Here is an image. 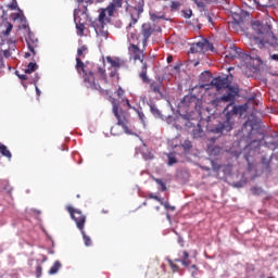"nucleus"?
Segmentation results:
<instances>
[{"label": "nucleus", "mask_w": 278, "mask_h": 278, "mask_svg": "<svg viewBox=\"0 0 278 278\" xmlns=\"http://www.w3.org/2000/svg\"><path fill=\"white\" fill-rule=\"evenodd\" d=\"M38 71V64L36 62H30L27 65V68L24 70L26 75H30V73H36Z\"/></svg>", "instance_id": "a878e982"}, {"label": "nucleus", "mask_w": 278, "mask_h": 278, "mask_svg": "<svg viewBox=\"0 0 278 278\" xmlns=\"http://www.w3.org/2000/svg\"><path fill=\"white\" fill-rule=\"evenodd\" d=\"M79 12H81V10H74V23L76 25L77 36H84V31L86 29V22H84V18L79 16Z\"/></svg>", "instance_id": "1a4fd4ad"}, {"label": "nucleus", "mask_w": 278, "mask_h": 278, "mask_svg": "<svg viewBox=\"0 0 278 278\" xmlns=\"http://www.w3.org/2000/svg\"><path fill=\"white\" fill-rule=\"evenodd\" d=\"M170 62H173V55L167 56V64H170Z\"/></svg>", "instance_id": "338daca9"}, {"label": "nucleus", "mask_w": 278, "mask_h": 278, "mask_svg": "<svg viewBox=\"0 0 278 278\" xmlns=\"http://www.w3.org/2000/svg\"><path fill=\"white\" fill-rule=\"evenodd\" d=\"M205 45H207V39H202L201 41L192 43L190 47V52L191 53L205 52Z\"/></svg>", "instance_id": "ddd939ff"}, {"label": "nucleus", "mask_w": 278, "mask_h": 278, "mask_svg": "<svg viewBox=\"0 0 278 278\" xmlns=\"http://www.w3.org/2000/svg\"><path fill=\"white\" fill-rule=\"evenodd\" d=\"M182 260H188V257H190V254L186 251L182 252Z\"/></svg>", "instance_id": "680f3d73"}, {"label": "nucleus", "mask_w": 278, "mask_h": 278, "mask_svg": "<svg viewBox=\"0 0 278 278\" xmlns=\"http://www.w3.org/2000/svg\"><path fill=\"white\" fill-rule=\"evenodd\" d=\"M129 38H131V40H136L138 39V35H136V33H130Z\"/></svg>", "instance_id": "4d7b16f0"}, {"label": "nucleus", "mask_w": 278, "mask_h": 278, "mask_svg": "<svg viewBox=\"0 0 278 278\" xmlns=\"http://www.w3.org/2000/svg\"><path fill=\"white\" fill-rule=\"evenodd\" d=\"M9 8H10L11 10H16V8H18V3L14 0V1L9 5Z\"/></svg>", "instance_id": "864d4df0"}, {"label": "nucleus", "mask_w": 278, "mask_h": 278, "mask_svg": "<svg viewBox=\"0 0 278 278\" xmlns=\"http://www.w3.org/2000/svg\"><path fill=\"white\" fill-rule=\"evenodd\" d=\"M250 60H257V62H262V58L258 53L255 52V50H252L250 55H247Z\"/></svg>", "instance_id": "473e14b6"}, {"label": "nucleus", "mask_w": 278, "mask_h": 278, "mask_svg": "<svg viewBox=\"0 0 278 278\" xmlns=\"http://www.w3.org/2000/svg\"><path fill=\"white\" fill-rule=\"evenodd\" d=\"M139 76L142 79L143 84H151V79H149V76H147V63H143Z\"/></svg>", "instance_id": "4be33fe9"}, {"label": "nucleus", "mask_w": 278, "mask_h": 278, "mask_svg": "<svg viewBox=\"0 0 278 278\" xmlns=\"http://www.w3.org/2000/svg\"><path fill=\"white\" fill-rule=\"evenodd\" d=\"M22 29H28V38L26 39V43L30 53H33V55H36L35 49L38 45V38L34 37V33H31V29H29V25L24 24L22 26Z\"/></svg>", "instance_id": "6e6552de"}, {"label": "nucleus", "mask_w": 278, "mask_h": 278, "mask_svg": "<svg viewBox=\"0 0 278 278\" xmlns=\"http://www.w3.org/2000/svg\"><path fill=\"white\" fill-rule=\"evenodd\" d=\"M251 192L253 194H255L256 197H258L260 194H262L264 192V189H262V187H252Z\"/></svg>", "instance_id": "e433bc0d"}, {"label": "nucleus", "mask_w": 278, "mask_h": 278, "mask_svg": "<svg viewBox=\"0 0 278 278\" xmlns=\"http://www.w3.org/2000/svg\"><path fill=\"white\" fill-rule=\"evenodd\" d=\"M123 3H125V0H113L106 8L108 15L112 16L116 9L123 8Z\"/></svg>", "instance_id": "4468645a"}, {"label": "nucleus", "mask_w": 278, "mask_h": 278, "mask_svg": "<svg viewBox=\"0 0 278 278\" xmlns=\"http://www.w3.org/2000/svg\"><path fill=\"white\" fill-rule=\"evenodd\" d=\"M226 58L228 60H236L238 58H244V53H242V49L231 45L229 50L226 51Z\"/></svg>", "instance_id": "9b49d317"}, {"label": "nucleus", "mask_w": 278, "mask_h": 278, "mask_svg": "<svg viewBox=\"0 0 278 278\" xmlns=\"http://www.w3.org/2000/svg\"><path fill=\"white\" fill-rule=\"evenodd\" d=\"M211 155H218L220 153V147H215L212 150H210Z\"/></svg>", "instance_id": "49530a36"}, {"label": "nucleus", "mask_w": 278, "mask_h": 278, "mask_svg": "<svg viewBox=\"0 0 278 278\" xmlns=\"http://www.w3.org/2000/svg\"><path fill=\"white\" fill-rule=\"evenodd\" d=\"M106 62L110 64L111 68H114L115 71H118V68L125 64L119 58L112 56H106Z\"/></svg>", "instance_id": "dca6fc26"}, {"label": "nucleus", "mask_w": 278, "mask_h": 278, "mask_svg": "<svg viewBox=\"0 0 278 278\" xmlns=\"http://www.w3.org/2000/svg\"><path fill=\"white\" fill-rule=\"evenodd\" d=\"M15 75H17L18 79H22V81H26L27 75L25 74H18V72H15Z\"/></svg>", "instance_id": "3c124183"}, {"label": "nucleus", "mask_w": 278, "mask_h": 278, "mask_svg": "<svg viewBox=\"0 0 278 278\" xmlns=\"http://www.w3.org/2000/svg\"><path fill=\"white\" fill-rule=\"evenodd\" d=\"M179 160H177V154L175 152L167 153V165L168 166H175V164H178Z\"/></svg>", "instance_id": "aec40b11"}, {"label": "nucleus", "mask_w": 278, "mask_h": 278, "mask_svg": "<svg viewBox=\"0 0 278 278\" xmlns=\"http://www.w3.org/2000/svg\"><path fill=\"white\" fill-rule=\"evenodd\" d=\"M118 70H112L111 73H110V77H116V73H117Z\"/></svg>", "instance_id": "052dcab7"}, {"label": "nucleus", "mask_w": 278, "mask_h": 278, "mask_svg": "<svg viewBox=\"0 0 278 278\" xmlns=\"http://www.w3.org/2000/svg\"><path fill=\"white\" fill-rule=\"evenodd\" d=\"M36 277L41 278L42 277V266L37 265L36 267Z\"/></svg>", "instance_id": "c03bdc74"}, {"label": "nucleus", "mask_w": 278, "mask_h": 278, "mask_svg": "<svg viewBox=\"0 0 278 278\" xmlns=\"http://www.w3.org/2000/svg\"><path fill=\"white\" fill-rule=\"evenodd\" d=\"M228 103L229 104L224 109L225 121L207 126L208 134H214V136H217V138L229 134V131L233 129L236 118H238V116H242L244 112L249 110L248 104L236 105V100L228 101Z\"/></svg>", "instance_id": "f257e3e1"}, {"label": "nucleus", "mask_w": 278, "mask_h": 278, "mask_svg": "<svg viewBox=\"0 0 278 278\" xmlns=\"http://www.w3.org/2000/svg\"><path fill=\"white\" fill-rule=\"evenodd\" d=\"M178 244H180V247H184V238L178 237Z\"/></svg>", "instance_id": "e2e57ef3"}, {"label": "nucleus", "mask_w": 278, "mask_h": 278, "mask_svg": "<svg viewBox=\"0 0 278 278\" xmlns=\"http://www.w3.org/2000/svg\"><path fill=\"white\" fill-rule=\"evenodd\" d=\"M38 81H40V76L38 74H35L31 84H34V86H37Z\"/></svg>", "instance_id": "8fccbe9b"}, {"label": "nucleus", "mask_w": 278, "mask_h": 278, "mask_svg": "<svg viewBox=\"0 0 278 278\" xmlns=\"http://www.w3.org/2000/svg\"><path fill=\"white\" fill-rule=\"evenodd\" d=\"M78 3H86V5H84L85 11L81 12V16L83 18H88V5H92V0H77ZM88 4V5H87Z\"/></svg>", "instance_id": "b1692460"}, {"label": "nucleus", "mask_w": 278, "mask_h": 278, "mask_svg": "<svg viewBox=\"0 0 278 278\" xmlns=\"http://www.w3.org/2000/svg\"><path fill=\"white\" fill-rule=\"evenodd\" d=\"M254 147V151H257L260 149V141L253 140L249 146H245L247 149H252Z\"/></svg>", "instance_id": "4c0bfd02"}, {"label": "nucleus", "mask_w": 278, "mask_h": 278, "mask_svg": "<svg viewBox=\"0 0 278 278\" xmlns=\"http://www.w3.org/2000/svg\"><path fill=\"white\" fill-rule=\"evenodd\" d=\"M180 262H181L182 266H186V267L190 266V263H188V260L182 258Z\"/></svg>", "instance_id": "13d9d810"}, {"label": "nucleus", "mask_w": 278, "mask_h": 278, "mask_svg": "<svg viewBox=\"0 0 278 278\" xmlns=\"http://www.w3.org/2000/svg\"><path fill=\"white\" fill-rule=\"evenodd\" d=\"M66 210L71 218H73V220L76 223L77 229H84L86 225V216L81 213V211L71 205L66 206Z\"/></svg>", "instance_id": "39448f33"}, {"label": "nucleus", "mask_w": 278, "mask_h": 278, "mask_svg": "<svg viewBox=\"0 0 278 278\" xmlns=\"http://www.w3.org/2000/svg\"><path fill=\"white\" fill-rule=\"evenodd\" d=\"M182 149L185 153H188L192 149V142L190 140H185L182 143Z\"/></svg>", "instance_id": "f704fd0d"}, {"label": "nucleus", "mask_w": 278, "mask_h": 278, "mask_svg": "<svg viewBox=\"0 0 278 278\" xmlns=\"http://www.w3.org/2000/svg\"><path fill=\"white\" fill-rule=\"evenodd\" d=\"M13 27L14 26L12 25V23H8L7 29L4 31V36H10V34L12 33Z\"/></svg>", "instance_id": "37998d69"}, {"label": "nucleus", "mask_w": 278, "mask_h": 278, "mask_svg": "<svg viewBox=\"0 0 278 278\" xmlns=\"http://www.w3.org/2000/svg\"><path fill=\"white\" fill-rule=\"evenodd\" d=\"M242 134L243 136H247V138L251 139V134H253V125L251 122H245L243 124Z\"/></svg>", "instance_id": "6ab92c4d"}, {"label": "nucleus", "mask_w": 278, "mask_h": 278, "mask_svg": "<svg viewBox=\"0 0 278 278\" xmlns=\"http://www.w3.org/2000/svg\"><path fill=\"white\" fill-rule=\"evenodd\" d=\"M182 105H186L187 108H190V105H197V102H194V98L191 96H185L182 101H181Z\"/></svg>", "instance_id": "bb28decb"}, {"label": "nucleus", "mask_w": 278, "mask_h": 278, "mask_svg": "<svg viewBox=\"0 0 278 278\" xmlns=\"http://www.w3.org/2000/svg\"><path fill=\"white\" fill-rule=\"evenodd\" d=\"M1 184L3 186L2 189L5 190V192H9L10 194V192H12V188L8 185V181L3 180Z\"/></svg>", "instance_id": "79ce46f5"}, {"label": "nucleus", "mask_w": 278, "mask_h": 278, "mask_svg": "<svg viewBox=\"0 0 278 278\" xmlns=\"http://www.w3.org/2000/svg\"><path fill=\"white\" fill-rule=\"evenodd\" d=\"M150 199H154V201H159V203H162V199H160V197L153 194V193H150L149 195Z\"/></svg>", "instance_id": "603ef678"}, {"label": "nucleus", "mask_w": 278, "mask_h": 278, "mask_svg": "<svg viewBox=\"0 0 278 278\" xmlns=\"http://www.w3.org/2000/svg\"><path fill=\"white\" fill-rule=\"evenodd\" d=\"M91 27H93L97 36H100L101 38H104V40H108V29H105V24H93L91 25Z\"/></svg>", "instance_id": "2eb2a0df"}, {"label": "nucleus", "mask_w": 278, "mask_h": 278, "mask_svg": "<svg viewBox=\"0 0 278 278\" xmlns=\"http://www.w3.org/2000/svg\"><path fill=\"white\" fill-rule=\"evenodd\" d=\"M181 116L185 121H187V123L185 124L186 127H194L192 130L193 138H203L204 132H203V128H201V124H199V122H197V124L190 122L192 121V117L188 113Z\"/></svg>", "instance_id": "0eeeda50"}, {"label": "nucleus", "mask_w": 278, "mask_h": 278, "mask_svg": "<svg viewBox=\"0 0 278 278\" xmlns=\"http://www.w3.org/2000/svg\"><path fill=\"white\" fill-rule=\"evenodd\" d=\"M134 60H135V62L139 60V62H141V64H144V54H142V52H137L134 55Z\"/></svg>", "instance_id": "c9c22d12"}, {"label": "nucleus", "mask_w": 278, "mask_h": 278, "mask_svg": "<svg viewBox=\"0 0 278 278\" xmlns=\"http://www.w3.org/2000/svg\"><path fill=\"white\" fill-rule=\"evenodd\" d=\"M270 59L274 60L275 62H278V54H273Z\"/></svg>", "instance_id": "0e129e2a"}, {"label": "nucleus", "mask_w": 278, "mask_h": 278, "mask_svg": "<svg viewBox=\"0 0 278 278\" xmlns=\"http://www.w3.org/2000/svg\"><path fill=\"white\" fill-rule=\"evenodd\" d=\"M35 90H36L37 97H40V94H42V92L40 91L37 85H35Z\"/></svg>", "instance_id": "bf43d9fd"}, {"label": "nucleus", "mask_w": 278, "mask_h": 278, "mask_svg": "<svg viewBox=\"0 0 278 278\" xmlns=\"http://www.w3.org/2000/svg\"><path fill=\"white\" fill-rule=\"evenodd\" d=\"M274 149H278V140L273 142Z\"/></svg>", "instance_id": "774afa93"}, {"label": "nucleus", "mask_w": 278, "mask_h": 278, "mask_svg": "<svg viewBox=\"0 0 278 278\" xmlns=\"http://www.w3.org/2000/svg\"><path fill=\"white\" fill-rule=\"evenodd\" d=\"M60 268H62V263H60V261H55L49 269V275H58Z\"/></svg>", "instance_id": "393cba45"}, {"label": "nucleus", "mask_w": 278, "mask_h": 278, "mask_svg": "<svg viewBox=\"0 0 278 278\" xmlns=\"http://www.w3.org/2000/svg\"><path fill=\"white\" fill-rule=\"evenodd\" d=\"M152 34H153V28H151V25L143 24L142 25L143 42H147V40H149V38H151Z\"/></svg>", "instance_id": "a211bd4d"}, {"label": "nucleus", "mask_w": 278, "mask_h": 278, "mask_svg": "<svg viewBox=\"0 0 278 278\" xmlns=\"http://www.w3.org/2000/svg\"><path fill=\"white\" fill-rule=\"evenodd\" d=\"M173 273H177L179 270V266L175 265V263H173V260L168 258L167 260Z\"/></svg>", "instance_id": "58836bf2"}, {"label": "nucleus", "mask_w": 278, "mask_h": 278, "mask_svg": "<svg viewBox=\"0 0 278 278\" xmlns=\"http://www.w3.org/2000/svg\"><path fill=\"white\" fill-rule=\"evenodd\" d=\"M211 85L216 88V90L227 89V92L219 98H216L211 101L213 108H220L222 103H229V101H236V97L240 93V89L233 87L229 83L227 77H215L212 79Z\"/></svg>", "instance_id": "f03ea898"}, {"label": "nucleus", "mask_w": 278, "mask_h": 278, "mask_svg": "<svg viewBox=\"0 0 278 278\" xmlns=\"http://www.w3.org/2000/svg\"><path fill=\"white\" fill-rule=\"evenodd\" d=\"M150 112L153 116H156V118H162V112H160V109H157L155 104H150Z\"/></svg>", "instance_id": "c756f323"}, {"label": "nucleus", "mask_w": 278, "mask_h": 278, "mask_svg": "<svg viewBox=\"0 0 278 278\" xmlns=\"http://www.w3.org/2000/svg\"><path fill=\"white\" fill-rule=\"evenodd\" d=\"M3 55L4 58H10V50H4Z\"/></svg>", "instance_id": "69168bd1"}, {"label": "nucleus", "mask_w": 278, "mask_h": 278, "mask_svg": "<svg viewBox=\"0 0 278 278\" xmlns=\"http://www.w3.org/2000/svg\"><path fill=\"white\" fill-rule=\"evenodd\" d=\"M214 49V45L206 40V45H204V51H212Z\"/></svg>", "instance_id": "a18cd8bd"}, {"label": "nucleus", "mask_w": 278, "mask_h": 278, "mask_svg": "<svg viewBox=\"0 0 278 278\" xmlns=\"http://www.w3.org/2000/svg\"><path fill=\"white\" fill-rule=\"evenodd\" d=\"M154 181L160 186L159 190H161V192H166V184L162 179L154 178Z\"/></svg>", "instance_id": "7c9ffc66"}, {"label": "nucleus", "mask_w": 278, "mask_h": 278, "mask_svg": "<svg viewBox=\"0 0 278 278\" xmlns=\"http://www.w3.org/2000/svg\"><path fill=\"white\" fill-rule=\"evenodd\" d=\"M108 14V9H102L98 18L91 22V25H105L108 23V18L105 17Z\"/></svg>", "instance_id": "f3484780"}, {"label": "nucleus", "mask_w": 278, "mask_h": 278, "mask_svg": "<svg viewBox=\"0 0 278 278\" xmlns=\"http://www.w3.org/2000/svg\"><path fill=\"white\" fill-rule=\"evenodd\" d=\"M149 15L150 21H152V23H160V21H168V18H166V13H164V11L151 10L149 12Z\"/></svg>", "instance_id": "f8f14e48"}, {"label": "nucleus", "mask_w": 278, "mask_h": 278, "mask_svg": "<svg viewBox=\"0 0 278 278\" xmlns=\"http://www.w3.org/2000/svg\"><path fill=\"white\" fill-rule=\"evenodd\" d=\"M79 231L83 236L85 247H92V239H90V237L86 235V231L84 230V228L79 229Z\"/></svg>", "instance_id": "c85d7f7f"}, {"label": "nucleus", "mask_w": 278, "mask_h": 278, "mask_svg": "<svg viewBox=\"0 0 278 278\" xmlns=\"http://www.w3.org/2000/svg\"><path fill=\"white\" fill-rule=\"evenodd\" d=\"M137 114L139 117V121H141L143 127H147V116H144V113L142 112V110H137Z\"/></svg>", "instance_id": "2f4dec72"}, {"label": "nucleus", "mask_w": 278, "mask_h": 278, "mask_svg": "<svg viewBox=\"0 0 278 278\" xmlns=\"http://www.w3.org/2000/svg\"><path fill=\"white\" fill-rule=\"evenodd\" d=\"M123 94H125V90H123V87H118L117 89L118 99H123Z\"/></svg>", "instance_id": "09e8293b"}, {"label": "nucleus", "mask_w": 278, "mask_h": 278, "mask_svg": "<svg viewBox=\"0 0 278 278\" xmlns=\"http://www.w3.org/2000/svg\"><path fill=\"white\" fill-rule=\"evenodd\" d=\"M251 25L252 29H254L258 36H262L257 43L258 49H264L266 45H270L271 47L277 45V38L275 34H273V26H270V24L253 21Z\"/></svg>", "instance_id": "7ed1b4c3"}, {"label": "nucleus", "mask_w": 278, "mask_h": 278, "mask_svg": "<svg viewBox=\"0 0 278 278\" xmlns=\"http://www.w3.org/2000/svg\"><path fill=\"white\" fill-rule=\"evenodd\" d=\"M150 88L152 91H154L156 94H162V80L159 81H152L150 84Z\"/></svg>", "instance_id": "412c9836"}, {"label": "nucleus", "mask_w": 278, "mask_h": 278, "mask_svg": "<svg viewBox=\"0 0 278 278\" xmlns=\"http://www.w3.org/2000/svg\"><path fill=\"white\" fill-rule=\"evenodd\" d=\"M184 18H191L192 17V10H184L182 11Z\"/></svg>", "instance_id": "a19ab883"}, {"label": "nucleus", "mask_w": 278, "mask_h": 278, "mask_svg": "<svg viewBox=\"0 0 278 278\" xmlns=\"http://www.w3.org/2000/svg\"><path fill=\"white\" fill-rule=\"evenodd\" d=\"M98 73L100 75V78L104 81V84H108V76H105V68L98 67Z\"/></svg>", "instance_id": "72a5a7b5"}, {"label": "nucleus", "mask_w": 278, "mask_h": 278, "mask_svg": "<svg viewBox=\"0 0 278 278\" xmlns=\"http://www.w3.org/2000/svg\"><path fill=\"white\" fill-rule=\"evenodd\" d=\"M84 51H88V47L81 46L77 49L76 68L78 73L80 68L86 88H90V90H101V85L94 81V74L92 71H90L88 65H85L84 62H81V59H79L81 55H84Z\"/></svg>", "instance_id": "20e7f679"}, {"label": "nucleus", "mask_w": 278, "mask_h": 278, "mask_svg": "<svg viewBox=\"0 0 278 278\" xmlns=\"http://www.w3.org/2000/svg\"><path fill=\"white\" fill-rule=\"evenodd\" d=\"M13 21H20L21 23H27V17L23 14V11L18 9V13L12 15Z\"/></svg>", "instance_id": "5701e85b"}, {"label": "nucleus", "mask_w": 278, "mask_h": 278, "mask_svg": "<svg viewBox=\"0 0 278 278\" xmlns=\"http://www.w3.org/2000/svg\"><path fill=\"white\" fill-rule=\"evenodd\" d=\"M113 105V114L115 118H117V125L124 129V132L127 134L128 136H134V131L129 129V126H127L128 122L127 118L118 114V103L116 101L112 102Z\"/></svg>", "instance_id": "423d86ee"}, {"label": "nucleus", "mask_w": 278, "mask_h": 278, "mask_svg": "<svg viewBox=\"0 0 278 278\" xmlns=\"http://www.w3.org/2000/svg\"><path fill=\"white\" fill-rule=\"evenodd\" d=\"M180 5H181V3L172 1V4H170L172 12H175V11L179 10Z\"/></svg>", "instance_id": "ea45409f"}, {"label": "nucleus", "mask_w": 278, "mask_h": 278, "mask_svg": "<svg viewBox=\"0 0 278 278\" xmlns=\"http://www.w3.org/2000/svg\"><path fill=\"white\" fill-rule=\"evenodd\" d=\"M0 153L4 157H8V160H12V152H10V150H8V147H5L4 144H1V143H0Z\"/></svg>", "instance_id": "cd10ccee"}, {"label": "nucleus", "mask_w": 278, "mask_h": 278, "mask_svg": "<svg viewBox=\"0 0 278 278\" xmlns=\"http://www.w3.org/2000/svg\"><path fill=\"white\" fill-rule=\"evenodd\" d=\"M244 186V182L239 181L233 185L235 188H242Z\"/></svg>", "instance_id": "5fc2aeb1"}, {"label": "nucleus", "mask_w": 278, "mask_h": 278, "mask_svg": "<svg viewBox=\"0 0 278 278\" xmlns=\"http://www.w3.org/2000/svg\"><path fill=\"white\" fill-rule=\"evenodd\" d=\"M161 205H164L165 210L175 211V206L168 205V202H162V201H161Z\"/></svg>", "instance_id": "de8ad7c7"}, {"label": "nucleus", "mask_w": 278, "mask_h": 278, "mask_svg": "<svg viewBox=\"0 0 278 278\" xmlns=\"http://www.w3.org/2000/svg\"><path fill=\"white\" fill-rule=\"evenodd\" d=\"M142 3H139L136 8H135V13H131V22L129 23V25L126 27V30L129 31V29H131V27H134V25H136V23H138V18H140V14H142V12H144V7L143 3L144 1L141 0ZM136 14V16L134 15Z\"/></svg>", "instance_id": "9d476101"}, {"label": "nucleus", "mask_w": 278, "mask_h": 278, "mask_svg": "<svg viewBox=\"0 0 278 278\" xmlns=\"http://www.w3.org/2000/svg\"><path fill=\"white\" fill-rule=\"evenodd\" d=\"M262 163L264 166L268 167L269 162L266 160V157H262Z\"/></svg>", "instance_id": "6e6d98bb"}]
</instances>
